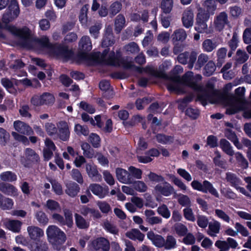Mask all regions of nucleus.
<instances>
[{
  "mask_svg": "<svg viewBox=\"0 0 251 251\" xmlns=\"http://www.w3.org/2000/svg\"><path fill=\"white\" fill-rule=\"evenodd\" d=\"M35 217L37 220L43 225H47L48 223L49 219L46 214L43 211H38L35 214Z\"/></svg>",
  "mask_w": 251,
  "mask_h": 251,
  "instance_id": "53",
  "label": "nucleus"
},
{
  "mask_svg": "<svg viewBox=\"0 0 251 251\" xmlns=\"http://www.w3.org/2000/svg\"><path fill=\"white\" fill-rule=\"evenodd\" d=\"M9 134L3 128L0 127V144L5 145L9 139Z\"/></svg>",
  "mask_w": 251,
  "mask_h": 251,
  "instance_id": "54",
  "label": "nucleus"
},
{
  "mask_svg": "<svg viewBox=\"0 0 251 251\" xmlns=\"http://www.w3.org/2000/svg\"><path fill=\"white\" fill-rule=\"evenodd\" d=\"M13 204L12 199L6 198L0 193V208L3 210H9L12 209Z\"/></svg>",
  "mask_w": 251,
  "mask_h": 251,
  "instance_id": "26",
  "label": "nucleus"
},
{
  "mask_svg": "<svg viewBox=\"0 0 251 251\" xmlns=\"http://www.w3.org/2000/svg\"><path fill=\"white\" fill-rule=\"evenodd\" d=\"M66 193L70 196L74 197L75 196L79 191L78 185L75 182L67 183Z\"/></svg>",
  "mask_w": 251,
  "mask_h": 251,
  "instance_id": "29",
  "label": "nucleus"
},
{
  "mask_svg": "<svg viewBox=\"0 0 251 251\" xmlns=\"http://www.w3.org/2000/svg\"><path fill=\"white\" fill-rule=\"evenodd\" d=\"M79 49L85 53L90 51L92 49V45L90 37L83 36L81 37L78 43Z\"/></svg>",
  "mask_w": 251,
  "mask_h": 251,
  "instance_id": "19",
  "label": "nucleus"
},
{
  "mask_svg": "<svg viewBox=\"0 0 251 251\" xmlns=\"http://www.w3.org/2000/svg\"><path fill=\"white\" fill-rule=\"evenodd\" d=\"M25 155L26 158L32 162L37 161L39 159L38 155L35 152L29 148H27L25 151Z\"/></svg>",
  "mask_w": 251,
  "mask_h": 251,
  "instance_id": "48",
  "label": "nucleus"
},
{
  "mask_svg": "<svg viewBox=\"0 0 251 251\" xmlns=\"http://www.w3.org/2000/svg\"><path fill=\"white\" fill-rule=\"evenodd\" d=\"M215 69V63L213 61H210L204 67L203 74L206 76H210L213 74Z\"/></svg>",
  "mask_w": 251,
  "mask_h": 251,
  "instance_id": "45",
  "label": "nucleus"
},
{
  "mask_svg": "<svg viewBox=\"0 0 251 251\" xmlns=\"http://www.w3.org/2000/svg\"><path fill=\"white\" fill-rule=\"evenodd\" d=\"M41 100L43 105L50 104L54 102L55 99L53 96L49 93H44L41 95Z\"/></svg>",
  "mask_w": 251,
  "mask_h": 251,
  "instance_id": "42",
  "label": "nucleus"
},
{
  "mask_svg": "<svg viewBox=\"0 0 251 251\" xmlns=\"http://www.w3.org/2000/svg\"><path fill=\"white\" fill-rule=\"evenodd\" d=\"M179 81L180 79L177 77H175L172 79L167 84L168 90L171 92H174L178 94L184 92V90L181 88Z\"/></svg>",
  "mask_w": 251,
  "mask_h": 251,
  "instance_id": "20",
  "label": "nucleus"
},
{
  "mask_svg": "<svg viewBox=\"0 0 251 251\" xmlns=\"http://www.w3.org/2000/svg\"><path fill=\"white\" fill-rule=\"evenodd\" d=\"M195 241L196 238L191 233H187L183 239V242L187 245H193L195 243Z\"/></svg>",
  "mask_w": 251,
  "mask_h": 251,
  "instance_id": "64",
  "label": "nucleus"
},
{
  "mask_svg": "<svg viewBox=\"0 0 251 251\" xmlns=\"http://www.w3.org/2000/svg\"><path fill=\"white\" fill-rule=\"evenodd\" d=\"M89 141L94 148H98L100 146V138L95 133H91L89 136Z\"/></svg>",
  "mask_w": 251,
  "mask_h": 251,
  "instance_id": "58",
  "label": "nucleus"
},
{
  "mask_svg": "<svg viewBox=\"0 0 251 251\" xmlns=\"http://www.w3.org/2000/svg\"><path fill=\"white\" fill-rule=\"evenodd\" d=\"M174 229L176 233L179 236H185L187 232V227L181 223H177L175 225Z\"/></svg>",
  "mask_w": 251,
  "mask_h": 251,
  "instance_id": "39",
  "label": "nucleus"
},
{
  "mask_svg": "<svg viewBox=\"0 0 251 251\" xmlns=\"http://www.w3.org/2000/svg\"><path fill=\"white\" fill-rule=\"evenodd\" d=\"M97 204L100 211L103 213H107L111 210L110 205L104 201H98Z\"/></svg>",
  "mask_w": 251,
  "mask_h": 251,
  "instance_id": "56",
  "label": "nucleus"
},
{
  "mask_svg": "<svg viewBox=\"0 0 251 251\" xmlns=\"http://www.w3.org/2000/svg\"><path fill=\"white\" fill-rule=\"evenodd\" d=\"M173 6V0H162L160 7L165 13H169Z\"/></svg>",
  "mask_w": 251,
  "mask_h": 251,
  "instance_id": "40",
  "label": "nucleus"
},
{
  "mask_svg": "<svg viewBox=\"0 0 251 251\" xmlns=\"http://www.w3.org/2000/svg\"><path fill=\"white\" fill-rule=\"evenodd\" d=\"M122 4L118 1L112 3L109 7V14L111 16L117 14L121 9Z\"/></svg>",
  "mask_w": 251,
  "mask_h": 251,
  "instance_id": "50",
  "label": "nucleus"
},
{
  "mask_svg": "<svg viewBox=\"0 0 251 251\" xmlns=\"http://www.w3.org/2000/svg\"><path fill=\"white\" fill-rule=\"evenodd\" d=\"M27 231L29 238L33 241H40V238L44 236L43 230L35 226H28L27 227Z\"/></svg>",
  "mask_w": 251,
  "mask_h": 251,
  "instance_id": "14",
  "label": "nucleus"
},
{
  "mask_svg": "<svg viewBox=\"0 0 251 251\" xmlns=\"http://www.w3.org/2000/svg\"><path fill=\"white\" fill-rule=\"evenodd\" d=\"M158 213L166 219H168L171 216V212L165 204H162L157 208Z\"/></svg>",
  "mask_w": 251,
  "mask_h": 251,
  "instance_id": "47",
  "label": "nucleus"
},
{
  "mask_svg": "<svg viewBox=\"0 0 251 251\" xmlns=\"http://www.w3.org/2000/svg\"><path fill=\"white\" fill-rule=\"evenodd\" d=\"M20 14V9L16 0H11L8 8L2 16V22L4 25H0V27L5 28L19 37L23 40V45L28 49H38L39 48H47L50 53L58 57L68 58L71 52L66 47L58 45H52L49 43L47 36H43L40 38H34L30 34L29 29L27 27L20 29L14 26L8 25L7 24L16 19Z\"/></svg>",
  "mask_w": 251,
  "mask_h": 251,
  "instance_id": "1",
  "label": "nucleus"
},
{
  "mask_svg": "<svg viewBox=\"0 0 251 251\" xmlns=\"http://www.w3.org/2000/svg\"><path fill=\"white\" fill-rule=\"evenodd\" d=\"M75 221L76 226L80 229H86L89 226V222L86 220L81 215L75 214Z\"/></svg>",
  "mask_w": 251,
  "mask_h": 251,
  "instance_id": "30",
  "label": "nucleus"
},
{
  "mask_svg": "<svg viewBox=\"0 0 251 251\" xmlns=\"http://www.w3.org/2000/svg\"><path fill=\"white\" fill-rule=\"evenodd\" d=\"M226 126L225 131L226 136L235 145V134L234 133V127L232 124L229 123H226Z\"/></svg>",
  "mask_w": 251,
  "mask_h": 251,
  "instance_id": "31",
  "label": "nucleus"
},
{
  "mask_svg": "<svg viewBox=\"0 0 251 251\" xmlns=\"http://www.w3.org/2000/svg\"><path fill=\"white\" fill-rule=\"evenodd\" d=\"M242 169H246L248 167V162L246 159L239 152H236V164Z\"/></svg>",
  "mask_w": 251,
  "mask_h": 251,
  "instance_id": "41",
  "label": "nucleus"
},
{
  "mask_svg": "<svg viewBox=\"0 0 251 251\" xmlns=\"http://www.w3.org/2000/svg\"><path fill=\"white\" fill-rule=\"evenodd\" d=\"M85 170L88 176L93 181L100 182L102 178L99 173L97 167L92 163H88L85 165Z\"/></svg>",
  "mask_w": 251,
  "mask_h": 251,
  "instance_id": "12",
  "label": "nucleus"
},
{
  "mask_svg": "<svg viewBox=\"0 0 251 251\" xmlns=\"http://www.w3.org/2000/svg\"><path fill=\"white\" fill-rule=\"evenodd\" d=\"M174 190L173 186L163 179V181L160 182L159 183L155 186L154 191L156 194H161L164 196L168 197L173 194Z\"/></svg>",
  "mask_w": 251,
  "mask_h": 251,
  "instance_id": "10",
  "label": "nucleus"
},
{
  "mask_svg": "<svg viewBox=\"0 0 251 251\" xmlns=\"http://www.w3.org/2000/svg\"><path fill=\"white\" fill-rule=\"evenodd\" d=\"M202 76L200 75H194L192 72H187L181 78V81L183 84L188 86L197 92V100L200 101L203 105L206 104V101H202L199 98V94L203 93V95L208 94L207 91V83L205 86H201L199 82L201 80Z\"/></svg>",
  "mask_w": 251,
  "mask_h": 251,
  "instance_id": "3",
  "label": "nucleus"
},
{
  "mask_svg": "<svg viewBox=\"0 0 251 251\" xmlns=\"http://www.w3.org/2000/svg\"><path fill=\"white\" fill-rule=\"evenodd\" d=\"M101 60L106 64L122 66L127 69H132L134 68L133 62L131 59L127 57L120 59L115 56L114 51L108 53L107 50H105L101 55Z\"/></svg>",
  "mask_w": 251,
  "mask_h": 251,
  "instance_id": "4",
  "label": "nucleus"
},
{
  "mask_svg": "<svg viewBox=\"0 0 251 251\" xmlns=\"http://www.w3.org/2000/svg\"><path fill=\"white\" fill-rule=\"evenodd\" d=\"M233 86L231 83L227 84L224 87L222 93H219L214 89L213 82H207V91L208 94L203 95V93L199 94V98L202 101H206V104L220 103L226 107V113L231 115L235 112V98L234 94H230Z\"/></svg>",
  "mask_w": 251,
  "mask_h": 251,
  "instance_id": "2",
  "label": "nucleus"
},
{
  "mask_svg": "<svg viewBox=\"0 0 251 251\" xmlns=\"http://www.w3.org/2000/svg\"><path fill=\"white\" fill-rule=\"evenodd\" d=\"M117 179L121 183L130 184L133 182V179L129 173V171L124 169L118 168L116 170Z\"/></svg>",
  "mask_w": 251,
  "mask_h": 251,
  "instance_id": "11",
  "label": "nucleus"
},
{
  "mask_svg": "<svg viewBox=\"0 0 251 251\" xmlns=\"http://www.w3.org/2000/svg\"><path fill=\"white\" fill-rule=\"evenodd\" d=\"M220 146L223 151L229 155L233 154V151L229 143L225 139H222L220 141Z\"/></svg>",
  "mask_w": 251,
  "mask_h": 251,
  "instance_id": "51",
  "label": "nucleus"
},
{
  "mask_svg": "<svg viewBox=\"0 0 251 251\" xmlns=\"http://www.w3.org/2000/svg\"><path fill=\"white\" fill-rule=\"evenodd\" d=\"M46 234L49 242L53 245V248L59 250L60 245L66 240L64 232L57 226L51 225L47 228Z\"/></svg>",
  "mask_w": 251,
  "mask_h": 251,
  "instance_id": "5",
  "label": "nucleus"
},
{
  "mask_svg": "<svg viewBox=\"0 0 251 251\" xmlns=\"http://www.w3.org/2000/svg\"><path fill=\"white\" fill-rule=\"evenodd\" d=\"M220 224L218 222L210 223L208 226V233L211 236H215L219 232Z\"/></svg>",
  "mask_w": 251,
  "mask_h": 251,
  "instance_id": "35",
  "label": "nucleus"
},
{
  "mask_svg": "<svg viewBox=\"0 0 251 251\" xmlns=\"http://www.w3.org/2000/svg\"><path fill=\"white\" fill-rule=\"evenodd\" d=\"M249 58L248 54L241 50H238L236 51V65L237 64H243Z\"/></svg>",
  "mask_w": 251,
  "mask_h": 251,
  "instance_id": "38",
  "label": "nucleus"
},
{
  "mask_svg": "<svg viewBox=\"0 0 251 251\" xmlns=\"http://www.w3.org/2000/svg\"><path fill=\"white\" fill-rule=\"evenodd\" d=\"M134 189L139 192H145L147 191L148 187L142 181H133Z\"/></svg>",
  "mask_w": 251,
  "mask_h": 251,
  "instance_id": "49",
  "label": "nucleus"
},
{
  "mask_svg": "<svg viewBox=\"0 0 251 251\" xmlns=\"http://www.w3.org/2000/svg\"><path fill=\"white\" fill-rule=\"evenodd\" d=\"M72 176L74 179L79 183H82L83 179L81 174L77 169H73L72 171Z\"/></svg>",
  "mask_w": 251,
  "mask_h": 251,
  "instance_id": "61",
  "label": "nucleus"
},
{
  "mask_svg": "<svg viewBox=\"0 0 251 251\" xmlns=\"http://www.w3.org/2000/svg\"><path fill=\"white\" fill-rule=\"evenodd\" d=\"M176 246V239L172 235L167 236L166 239H165V244L163 247L166 250H171L175 249Z\"/></svg>",
  "mask_w": 251,
  "mask_h": 251,
  "instance_id": "36",
  "label": "nucleus"
},
{
  "mask_svg": "<svg viewBox=\"0 0 251 251\" xmlns=\"http://www.w3.org/2000/svg\"><path fill=\"white\" fill-rule=\"evenodd\" d=\"M0 178L3 181L12 182L16 180L17 176L11 171H6L0 174Z\"/></svg>",
  "mask_w": 251,
  "mask_h": 251,
  "instance_id": "33",
  "label": "nucleus"
},
{
  "mask_svg": "<svg viewBox=\"0 0 251 251\" xmlns=\"http://www.w3.org/2000/svg\"><path fill=\"white\" fill-rule=\"evenodd\" d=\"M113 37L111 33H109L107 35L105 36L101 43L102 46L103 47L110 46L113 45Z\"/></svg>",
  "mask_w": 251,
  "mask_h": 251,
  "instance_id": "60",
  "label": "nucleus"
},
{
  "mask_svg": "<svg viewBox=\"0 0 251 251\" xmlns=\"http://www.w3.org/2000/svg\"><path fill=\"white\" fill-rule=\"evenodd\" d=\"M209 19V15L203 11H200L197 16L195 29L199 33H209L206 22Z\"/></svg>",
  "mask_w": 251,
  "mask_h": 251,
  "instance_id": "7",
  "label": "nucleus"
},
{
  "mask_svg": "<svg viewBox=\"0 0 251 251\" xmlns=\"http://www.w3.org/2000/svg\"><path fill=\"white\" fill-rule=\"evenodd\" d=\"M147 237L151 241L152 244L158 248L163 247L165 244V239L161 235L155 234L152 231L148 232Z\"/></svg>",
  "mask_w": 251,
  "mask_h": 251,
  "instance_id": "17",
  "label": "nucleus"
},
{
  "mask_svg": "<svg viewBox=\"0 0 251 251\" xmlns=\"http://www.w3.org/2000/svg\"><path fill=\"white\" fill-rule=\"evenodd\" d=\"M89 189L94 195L100 199L104 198L106 195V192L104 188L99 184H91L90 185Z\"/></svg>",
  "mask_w": 251,
  "mask_h": 251,
  "instance_id": "22",
  "label": "nucleus"
},
{
  "mask_svg": "<svg viewBox=\"0 0 251 251\" xmlns=\"http://www.w3.org/2000/svg\"><path fill=\"white\" fill-rule=\"evenodd\" d=\"M29 248L31 251H48L49 250L47 243L41 240L31 244Z\"/></svg>",
  "mask_w": 251,
  "mask_h": 251,
  "instance_id": "25",
  "label": "nucleus"
},
{
  "mask_svg": "<svg viewBox=\"0 0 251 251\" xmlns=\"http://www.w3.org/2000/svg\"><path fill=\"white\" fill-rule=\"evenodd\" d=\"M125 49L127 51L132 53H137L139 51L138 46L134 42H131L126 46Z\"/></svg>",
  "mask_w": 251,
  "mask_h": 251,
  "instance_id": "63",
  "label": "nucleus"
},
{
  "mask_svg": "<svg viewBox=\"0 0 251 251\" xmlns=\"http://www.w3.org/2000/svg\"><path fill=\"white\" fill-rule=\"evenodd\" d=\"M81 149L83 151V155L87 158H92L94 156V151L91 148L89 144L83 142L81 144Z\"/></svg>",
  "mask_w": 251,
  "mask_h": 251,
  "instance_id": "37",
  "label": "nucleus"
},
{
  "mask_svg": "<svg viewBox=\"0 0 251 251\" xmlns=\"http://www.w3.org/2000/svg\"><path fill=\"white\" fill-rule=\"evenodd\" d=\"M218 46L215 41L207 39L205 40L202 44V48L204 51L210 52L215 50Z\"/></svg>",
  "mask_w": 251,
  "mask_h": 251,
  "instance_id": "28",
  "label": "nucleus"
},
{
  "mask_svg": "<svg viewBox=\"0 0 251 251\" xmlns=\"http://www.w3.org/2000/svg\"><path fill=\"white\" fill-rule=\"evenodd\" d=\"M90 250L108 251L110 245L108 241L105 238L100 237L93 240L88 246Z\"/></svg>",
  "mask_w": 251,
  "mask_h": 251,
  "instance_id": "8",
  "label": "nucleus"
},
{
  "mask_svg": "<svg viewBox=\"0 0 251 251\" xmlns=\"http://www.w3.org/2000/svg\"><path fill=\"white\" fill-rule=\"evenodd\" d=\"M128 171L133 179L134 178L140 179L142 178V171L140 169L130 166L128 168Z\"/></svg>",
  "mask_w": 251,
  "mask_h": 251,
  "instance_id": "44",
  "label": "nucleus"
},
{
  "mask_svg": "<svg viewBox=\"0 0 251 251\" xmlns=\"http://www.w3.org/2000/svg\"><path fill=\"white\" fill-rule=\"evenodd\" d=\"M208 60V56L204 53H201L198 57L197 62L195 65V69H200Z\"/></svg>",
  "mask_w": 251,
  "mask_h": 251,
  "instance_id": "52",
  "label": "nucleus"
},
{
  "mask_svg": "<svg viewBox=\"0 0 251 251\" xmlns=\"http://www.w3.org/2000/svg\"><path fill=\"white\" fill-rule=\"evenodd\" d=\"M187 37L186 31L182 28H179L175 30L172 35L173 40L183 41Z\"/></svg>",
  "mask_w": 251,
  "mask_h": 251,
  "instance_id": "34",
  "label": "nucleus"
},
{
  "mask_svg": "<svg viewBox=\"0 0 251 251\" xmlns=\"http://www.w3.org/2000/svg\"><path fill=\"white\" fill-rule=\"evenodd\" d=\"M45 129L50 136H53L57 133V129L55 125L52 123H46L44 126Z\"/></svg>",
  "mask_w": 251,
  "mask_h": 251,
  "instance_id": "43",
  "label": "nucleus"
},
{
  "mask_svg": "<svg viewBox=\"0 0 251 251\" xmlns=\"http://www.w3.org/2000/svg\"><path fill=\"white\" fill-rule=\"evenodd\" d=\"M0 191L12 197H16L18 194V189L13 185L8 183H0Z\"/></svg>",
  "mask_w": 251,
  "mask_h": 251,
  "instance_id": "21",
  "label": "nucleus"
},
{
  "mask_svg": "<svg viewBox=\"0 0 251 251\" xmlns=\"http://www.w3.org/2000/svg\"><path fill=\"white\" fill-rule=\"evenodd\" d=\"M237 232L240 233L244 237L249 236V232L248 229L239 223H236V235Z\"/></svg>",
  "mask_w": 251,
  "mask_h": 251,
  "instance_id": "59",
  "label": "nucleus"
},
{
  "mask_svg": "<svg viewBox=\"0 0 251 251\" xmlns=\"http://www.w3.org/2000/svg\"><path fill=\"white\" fill-rule=\"evenodd\" d=\"M228 23L227 14L225 12H222L214 17L213 27L216 30L221 31Z\"/></svg>",
  "mask_w": 251,
  "mask_h": 251,
  "instance_id": "9",
  "label": "nucleus"
},
{
  "mask_svg": "<svg viewBox=\"0 0 251 251\" xmlns=\"http://www.w3.org/2000/svg\"><path fill=\"white\" fill-rule=\"evenodd\" d=\"M202 5L206 10L204 12L209 16L210 14L213 15L217 9V5L214 0H206L203 2Z\"/></svg>",
  "mask_w": 251,
  "mask_h": 251,
  "instance_id": "23",
  "label": "nucleus"
},
{
  "mask_svg": "<svg viewBox=\"0 0 251 251\" xmlns=\"http://www.w3.org/2000/svg\"><path fill=\"white\" fill-rule=\"evenodd\" d=\"M183 212L184 217L187 220L191 222L195 221V217L191 208L189 207L184 208Z\"/></svg>",
  "mask_w": 251,
  "mask_h": 251,
  "instance_id": "55",
  "label": "nucleus"
},
{
  "mask_svg": "<svg viewBox=\"0 0 251 251\" xmlns=\"http://www.w3.org/2000/svg\"><path fill=\"white\" fill-rule=\"evenodd\" d=\"M15 130L23 135H29L32 133L31 127L26 123L19 120L16 121L13 123Z\"/></svg>",
  "mask_w": 251,
  "mask_h": 251,
  "instance_id": "15",
  "label": "nucleus"
},
{
  "mask_svg": "<svg viewBox=\"0 0 251 251\" xmlns=\"http://www.w3.org/2000/svg\"><path fill=\"white\" fill-rule=\"evenodd\" d=\"M58 135L60 139L64 141H68L70 138V127L65 121H60L57 124Z\"/></svg>",
  "mask_w": 251,
  "mask_h": 251,
  "instance_id": "13",
  "label": "nucleus"
},
{
  "mask_svg": "<svg viewBox=\"0 0 251 251\" xmlns=\"http://www.w3.org/2000/svg\"><path fill=\"white\" fill-rule=\"evenodd\" d=\"M126 235L131 240H137L140 242H142L145 237L144 235L137 229H132L131 230L127 231Z\"/></svg>",
  "mask_w": 251,
  "mask_h": 251,
  "instance_id": "24",
  "label": "nucleus"
},
{
  "mask_svg": "<svg viewBox=\"0 0 251 251\" xmlns=\"http://www.w3.org/2000/svg\"><path fill=\"white\" fill-rule=\"evenodd\" d=\"M89 9L88 5H83L80 12L79 15V21L81 25L84 27L87 26L88 16L87 12Z\"/></svg>",
  "mask_w": 251,
  "mask_h": 251,
  "instance_id": "27",
  "label": "nucleus"
},
{
  "mask_svg": "<svg viewBox=\"0 0 251 251\" xmlns=\"http://www.w3.org/2000/svg\"><path fill=\"white\" fill-rule=\"evenodd\" d=\"M3 224L6 228L16 233L20 231L22 225V223L20 221L10 219L3 220Z\"/></svg>",
  "mask_w": 251,
  "mask_h": 251,
  "instance_id": "16",
  "label": "nucleus"
},
{
  "mask_svg": "<svg viewBox=\"0 0 251 251\" xmlns=\"http://www.w3.org/2000/svg\"><path fill=\"white\" fill-rule=\"evenodd\" d=\"M182 22L186 28L192 26L194 23V14L191 10L186 9L184 11L182 16Z\"/></svg>",
  "mask_w": 251,
  "mask_h": 251,
  "instance_id": "18",
  "label": "nucleus"
},
{
  "mask_svg": "<svg viewBox=\"0 0 251 251\" xmlns=\"http://www.w3.org/2000/svg\"><path fill=\"white\" fill-rule=\"evenodd\" d=\"M126 24L125 18L122 15L117 16L115 21V29L116 32L119 33L125 27Z\"/></svg>",
  "mask_w": 251,
  "mask_h": 251,
  "instance_id": "32",
  "label": "nucleus"
},
{
  "mask_svg": "<svg viewBox=\"0 0 251 251\" xmlns=\"http://www.w3.org/2000/svg\"><path fill=\"white\" fill-rule=\"evenodd\" d=\"M46 206L49 210L51 211H58L60 210V207L58 202L52 200L47 201Z\"/></svg>",
  "mask_w": 251,
  "mask_h": 251,
  "instance_id": "57",
  "label": "nucleus"
},
{
  "mask_svg": "<svg viewBox=\"0 0 251 251\" xmlns=\"http://www.w3.org/2000/svg\"><path fill=\"white\" fill-rule=\"evenodd\" d=\"M74 131L78 135H83L87 136L89 134V130L87 126H82L80 124H75L74 127Z\"/></svg>",
  "mask_w": 251,
  "mask_h": 251,
  "instance_id": "46",
  "label": "nucleus"
},
{
  "mask_svg": "<svg viewBox=\"0 0 251 251\" xmlns=\"http://www.w3.org/2000/svg\"><path fill=\"white\" fill-rule=\"evenodd\" d=\"M243 39L246 44L251 43V27L245 29L243 34Z\"/></svg>",
  "mask_w": 251,
  "mask_h": 251,
  "instance_id": "62",
  "label": "nucleus"
},
{
  "mask_svg": "<svg viewBox=\"0 0 251 251\" xmlns=\"http://www.w3.org/2000/svg\"><path fill=\"white\" fill-rule=\"evenodd\" d=\"M191 186L194 190L202 192L204 193L209 192L216 198H219V195L213 185L207 180H204L202 183L197 180H194L191 183Z\"/></svg>",
  "mask_w": 251,
  "mask_h": 251,
  "instance_id": "6",
  "label": "nucleus"
}]
</instances>
